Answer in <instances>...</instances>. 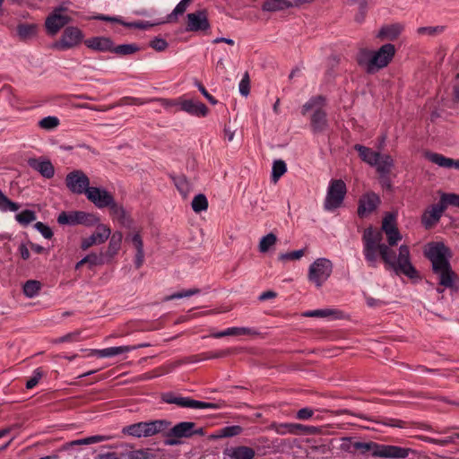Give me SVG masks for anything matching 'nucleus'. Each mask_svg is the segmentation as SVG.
<instances>
[{
	"instance_id": "nucleus-1",
	"label": "nucleus",
	"mask_w": 459,
	"mask_h": 459,
	"mask_svg": "<svg viewBox=\"0 0 459 459\" xmlns=\"http://www.w3.org/2000/svg\"><path fill=\"white\" fill-rule=\"evenodd\" d=\"M383 231L368 228L363 233V254L370 267H377V253L386 265L394 271L396 274H403L414 280L419 278V273L412 265L410 256V249L406 245L399 247V254L394 255L393 250L386 244L382 243Z\"/></svg>"
},
{
	"instance_id": "nucleus-2",
	"label": "nucleus",
	"mask_w": 459,
	"mask_h": 459,
	"mask_svg": "<svg viewBox=\"0 0 459 459\" xmlns=\"http://www.w3.org/2000/svg\"><path fill=\"white\" fill-rule=\"evenodd\" d=\"M395 55V48L391 43L381 46L377 50L361 49L357 57L358 64L368 74H375L386 67Z\"/></svg>"
},
{
	"instance_id": "nucleus-3",
	"label": "nucleus",
	"mask_w": 459,
	"mask_h": 459,
	"mask_svg": "<svg viewBox=\"0 0 459 459\" xmlns=\"http://www.w3.org/2000/svg\"><path fill=\"white\" fill-rule=\"evenodd\" d=\"M361 455L371 454L374 457L384 459H404L415 451L409 447H402L393 445H382L376 442H356V452Z\"/></svg>"
},
{
	"instance_id": "nucleus-4",
	"label": "nucleus",
	"mask_w": 459,
	"mask_h": 459,
	"mask_svg": "<svg viewBox=\"0 0 459 459\" xmlns=\"http://www.w3.org/2000/svg\"><path fill=\"white\" fill-rule=\"evenodd\" d=\"M447 205L459 208V195L443 194L440 202L429 207L422 214L421 222L426 229L431 228L441 218Z\"/></svg>"
},
{
	"instance_id": "nucleus-5",
	"label": "nucleus",
	"mask_w": 459,
	"mask_h": 459,
	"mask_svg": "<svg viewBox=\"0 0 459 459\" xmlns=\"http://www.w3.org/2000/svg\"><path fill=\"white\" fill-rule=\"evenodd\" d=\"M170 427L166 420H156L134 423L123 428L122 432L134 437H147L161 433Z\"/></svg>"
},
{
	"instance_id": "nucleus-6",
	"label": "nucleus",
	"mask_w": 459,
	"mask_h": 459,
	"mask_svg": "<svg viewBox=\"0 0 459 459\" xmlns=\"http://www.w3.org/2000/svg\"><path fill=\"white\" fill-rule=\"evenodd\" d=\"M347 187L343 180L332 179L329 182L324 207L326 211L333 212L339 208L343 203Z\"/></svg>"
},
{
	"instance_id": "nucleus-7",
	"label": "nucleus",
	"mask_w": 459,
	"mask_h": 459,
	"mask_svg": "<svg viewBox=\"0 0 459 459\" xmlns=\"http://www.w3.org/2000/svg\"><path fill=\"white\" fill-rule=\"evenodd\" d=\"M333 264L327 258H317L309 266L308 280L316 287H321L330 277Z\"/></svg>"
},
{
	"instance_id": "nucleus-8",
	"label": "nucleus",
	"mask_w": 459,
	"mask_h": 459,
	"mask_svg": "<svg viewBox=\"0 0 459 459\" xmlns=\"http://www.w3.org/2000/svg\"><path fill=\"white\" fill-rule=\"evenodd\" d=\"M82 31L74 26L66 27L60 39L51 45V48L58 51H66L78 47L83 40Z\"/></svg>"
},
{
	"instance_id": "nucleus-9",
	"label": "nucleus",
	"mask_w": 459,
	"mask_h": 459,
	"mask_svg": "<svg viewBox=\"0 0 459 459\" xmlns=\"http://www.w3.org/2000/svg\"><path fill=\"white\" fill-rule=\"evenodd\" d=\"M425 255L430 260L432 268H441L449 264L450 253L448 248L440 242L430 243L425 249Z\"/></svg>"
},
{
	"instance_id": "nucleus-10",
	"label": "nucleus",
	"mask_w": 459,
	"mask_h": 459,
	"mask_svg": "<svg viewBox=\"0 0 459 459\" xmlns=\"http://www.w3.org/2000/svg\"><path fill=\"white\" fill-rule=\"evenodd\" d=\"M67 10L64 5L56 7L47 17L45 26L48 32L51 35L56 34L61 28L70 22V17L63 13Z\"/></svg>"
},
{
	"instance_id": "nucleus-11",
	"label": "nucleus",
	"mask_w": 459,
	"mask_h": 459,
	"mask_svg": "<svg viewBox=\"0 0 459 459\" xmlns=\"http://www.w3.org/2000/svg\"><path fill=\"white\" fill-rule=\"evenodd\" d=\"M193 422L182 421L173 426L166 433L165 445L177 446L181 444L180 438L192 437Z\"/></svg>"
},
{
	"instance_id": "nucleus-12",
	"label": "nucleus",
	"mask_w": 459,
	"mask_h": 459,
	"mask_svg": "<svg viewBox=\"0 0 459 459\" xmlns=\"http://www.w3.org/2000/svg\"><path fill=\"white\" fill-rule=\"evenodd\" d=\"M65 184L68 189L74 194H86L90 188V179L82 170H74L67 174Z\"/></svg>"
},
{
	"instance_id": "nucleus-13",
	"label": "nucleus",
	"mask_w": 459,
	"mask_h": 459,
	"mask_svg": "<svg viewBox=\"0 0 459 459\" xmlns=\"http://www.w3.org/2000/svg\"><path fill=\"white\" fill-rule=\"evenodd\" d=\"M85 195L100 209L110 207L115 202L113 196L106 189L100 187L90 186Z\"/></svg>"
},
{
	"instance_id": "nucleus-14",
	"label": "nucleus",
	"mask_w": 459,
	"mask_h": 459,
	"mask_svg": "<svg viewBox=\"0 0 459 459\" xmlns=\"http://www.w3.org/2000/svg\"><path fill=\"white\" fill-rule=\"evenodd\" d=\"M379 204L380 198L377 194L373 192L366 193L359 201L358 215L361 218L367 217L372 213Z\"/></svg>"
},
{
	"instance_id": "nucleus-15",
	"label": "nucleus",
	"mask_w": 459,
	"mask_h": 459,
	"mask_svg": "<svg viewBox=\"0 0 459 459\" xmlns=\"http://www.w3.org/2000/svg\"><path fill=\"white\" fill-rule=\"evenodd\" d=\"M179 109L198 117H205L208 114V108L203 102L186 99L185 96H182V101L179 102Z\"/></svg>"
},
{
	"instance_id": "nucleus-16",
	"label": "nucleus",
	"mask_w": 459,
	"mask_h": 459,
	"mask_svg": "<svg viewBox=\"0 0 459 459\" xmlns=\"http://www.w3.org/2000/svg\"><path fill=\"white\" fill-rule=\"evenodd\" d=\"M210 28L206 13L204 11H197L187 14L188 31L206 30Z\"/></svg>"
},
{
	"instance_id": "nucleus-17",
	"label": "nucleus",
	"mask_w": 459,
	"mask_h": 459,
	"mask_svg": "<svg viewBox=\"0 0 459 459\" xmlns=\"http://www.w3.org/2000/svg\"><path fill=\"white\" fill-rule=\"evenodd\" d=\"M28 165L45 178H52L55 175V168L51 161L46 158H30Z\"/></svg>"
},
{
	"instance_id": "nucleus-18",
	"label": "nucleus",
	"mask_w": 459,
	"mask_h": 459,
	"mask_svg": "<svg viewBox=\"0 0 459 459\" xmlns=\"http://www.w3.org/2000/svg\"><path fill=\"white\" fill-rule=\"evenodd\" d=\"M110 216L113 221H117L120 226L132 229L134 225V220L130 213L124 208L123 205L117 204L116 202L109 207Z\"/></svg>"
},
{
	"instance_id": "nucleus-19",
	"label": "nucleus",
	"mask_w": 459,
	"mask_h": 459,
	"mask_svg": "<svg viewBox=\"0 0 459 459\" xmlns=\"http://www.w3.org/2000/svg\"><path fill=\"white\" fill-rule=\"evenodd\" d=\"M145 344H140L138 346L134 345H123L117 347H108L105 349L91 350V353L97 356L98 358H112L124 353L133 351L140 347H144Z\"/></svg>"
},
{
	"instance_id": "nucleus-20",
	"label": "nucleus",
	"mask_w": 459,
	"mask_h": 459,
	"mask_svg": "<svg viewBox=\"0 0 459 459\" xmlns=\"http://www.w3.org/2000/svg\"><path fill=\"white\" fill-rule=\"evenodd\" d=\"M434 273L437 275L438 283L444 288L453 289L455 286L456 274L451 269L450 264L441 266V268H434Z\"/></svg>"
},
{
	"instance_id": "nucleus-21",
	"label": "nucleus",
	"mask_w": 459,
	"mask_h": 459,
	"mask_svg": "<svg viewBox=\"0 0 459 459\" xmlns=\"http://www.w3.org/2000/svg\"><path fill=\"white\" fill-rule=\"evenodd\" d=\"M126 239L130 240L134 248L136 249V254L134 256V265L137 269H139L140 267H142L144 262L143 240L140 230L129 234Z\"/></svg>"
},
{
	"instance_id": "nucleus-22",
	"label": "nucleus",
	"mask_w": 459,
	"mask_h": 459,
	"mask_svg": "<svg viewBox=\"0 0 459 459\" xmlns=\"http://www.w3.org/2000/svg\"><path fill=\"white\" fill-rule=\"evenodd\" d=\"M394 166V160L389 154L379 153L375 167L382 179H387L392 169Z\"/></svg>"
},
{
	"instance_id": "nucleus-23",
	"label": "nucleus",
	"mask_w": 459,
	"mask_h": 459,
	"mask_svg": "<svg viewBox=\"0 0 459 459\" xmlns=\"http://www.w3.org/2000/svg\"><path fill=\"white\" fill-rule=\"evenodd\" d=\"M39 25L35 22H20L16 26V36L21 41L27 42L36 38Z\"/></svg>"
},
{
	"instance_id": "nucleus-24",
	"label": "nucleus",
	"mask_w": 459,
	"mask_h": 459,
	"mask_svg": "<svg viewBox=\"0 0 459 459\" xmlns=\"http://www.w3.org/2000/svg\"><path fill=\"white\" fill-rule=\"evenodd\" d=\"M425 157L428 160L436 164L440 168L445 169H455L459 170V159L454 160L452 158L446 157L437 152H428L425 153Z\"/></svg>"
},
{
	"instance_id": "nucleus-25",
	"label": "nucleus",
	"mask_w": 459,
	"mask_h": 459,
	"mask_svg": "<svg viewBox=\"0 0 459 459\" xmlns=\"http://www.w3.org/2000/svg\"><path fill=\"white\" fill-rule=\"evenodd\" d=\"M326 100L321 95L310 98L302 107L301 113L306 115L308 112L322 113L325 112Z\"/></svg>"
},
{
	"instance_id": "nucleus-26",
	"label": "nucleus",
	"mask_w": 459,
	"mask_h": 459,
	"mask_svg": "<svg viewBox=\"0 0 459 459\" xmlns=\"http://www.w3.org/2000/svg\"><path fill=\"white\" fill-rule=\"evenodd\" d=\"M224 455L230 459H254L255 452L253 448L246 446H239L226 448Z\"/></svg>"
},
{
	"instance_id": "nucleus-27",
	"label": "nucleus",
	"mask_w": 459,
	"mask_h": 459,
	"mask_svg": "<svg viewBox=\"0 0 459 459\" xmlns=\"http://www.w3.org/2000/svg\"><path fill=\"white\" fill-rule=\"evenodd\" d=\"M403 30V25L394 23L383 26L377 32V38L381 40H394Z\"/></svg>"
},
{
	"instance_id": "nucleus-28",
	"label": "nucleus",
	"mask_w": 459,
	"mask_h": 459,
	"mask_svg": "<svg viewBox=\"0 0 459 459\" xmlns=\"http://www.w3.org/2000/svg\"><path fill=\"white\" fill-rule=\"evenodd\" d=\"M174 404H177L183 408L192 409H218L220 406L213 403H205L197 400H193L188 397H178L177 401H174Z\"/></svg>"
},
{
	"instance_id": "nucleus-29",
	"label": "nucleus",
	"mask_w": 459,
	"mask_h": 459,
	"mask_svg": "<svg viewBox=\"0 0 459 459\" xmlns=\"http://www.w3.org/2000/svg\"><path fill=\"white\" fill-rule=\"evenodd\" d=\"M85 45L93 50L96 51H110L113 50V43L108 38L105 37H95L91 39H88L84 41Z\"/></svg>"
},
{
	"instance_id": "nucleus-30",
	"label": "nucleus",
	"mask_w": 459,
	"mask_h": 459,
	"mask_svg": "<svg viewBox=\"0 0 459 459\" xmlns=\"http://www.w3.org/2000/svg\"><path fill=\"white\" fill-rule=\"evenodd\" d=\"M109 243L108 247V250L106 252L105 256L108 260V262L113 259V257L118 253L121 248V244L123 240V234L121 231H115L109 237Z\"/></svg>"
},
{
	"instance_id": "nucleus-31",
	"label": "nucleus",
	"mask_w": 459,
	"mask_h": 459,
	"mask_svg": "<svg viewBox=\"0 0 459 459\" xmlns=\"http://www.w3.org/2000/svg\"><path fill=\"white\" fill-rule=\"evenodd\" d=\"M312 130L315 133H320L326 130L328 126L326 111L322 113H312L310 117Z\"/></svg>"
},
{
	"instance_id": "nucleus-32",
	"label": "nucleus",
	"mask_w": 459,
	"mask_h": 459,
	"mask_svg": "<svg viewBox=\"0 0 459 459\" xmlns=\"http://www.w3.org/2000/svg\"><path fill=\"white\" fill-rule=\"evenodd\" d=\"M257 332L249 327H229L225 329L224 331L218 332L212 334V337L214 338H221L224 336H230V335H247V334H256Z\"/></svg>"
},
{
	"instance_id": "nucleus-33",
	"label": "nucleus",
	"mask_w": 459,
	"mask_h": 459,
	"mask_svg": "<svg viewBox=\"0 0 459 459\" xmlns=\"http://www.w3.org/2000/svg\"><path fill=\"white\" fill-rule=\"evenodd\" d=\"M354 149L359 152L360 159L364 162L370 165L371 167L373 166L374 163H376V160L377 159L378 154L380 153L360 144H356L354 146Z\"/></svg>"
},
{
	"instance_id": "nucleus-34",
	"label": "nucleus",
	"mask_w": 459,
	"mask_h": 459,
	"mask_svg": "<svg viewBox=\"0 0 459 459\" xmlns=\"http://www.w3.org/2000/svg\"><path fill=\"white\" fill-rule=\"evenodd\" d=\"M111 235V230L108 226L98 223L97 230L91 237L96 241L97 245L103 244L106 242Z\"/></svg>"
},
{
	"instance_id": "nucleus-35",
	"label": "nucleus",
	"mask_w": 459,
	"mask_h": 459,
	"mask_svg": "<svg viewBox=\"0 0 459 459\" xmlns=\"http://www.w3.org/2000/svg\"><path fill=\"white\" fill-rule=\"evenodd\" d=\"M277 236L270 232L260 238L258 243V250L260 253H267L270 251L277 243Z\"/></svg>"
},
{
	"instance_id": "nucleus-36",
	"label": "nucleus",
	"mask_w": 459,
	"mask_h": 459,
	"mask_svg": "<svg viewBox=\"0 0 459 459\" xmlns=\"http://www.w3.org/2000/svg\"><path fill=\"white\" fill-rule=\"evenodd\" d=\"M305 316L316 317H332L337 319L342 317V312L333 308H324L307 311L305 313Z\"/></svg>"
},
{
	"instance_id": "nucleus-37",
	"label": "nucleus",
	"mask_w": 459,
	"mask_h": 459,
	"mask_svg": "<svg viewBox=\"0 0 459 459\" xmlns=\"http://www.w3.org/2000/svg\"><path fill=\"white\" fill-rule=\"evenodd\" d=\"M288 8L287 0H264L262 5L264 12H278Z\"/></svg>"
},
{
	"instance_id": "nucleus-38",
	"label": "nucleus",
	"mask_w": 459,
	"mask_h": 459,
	"mask_svg": "<svg viewBox=\"0 0 459 459\" xmlns=\"http://www.w3.org/2000/svg\"><path fill=\"white\" fill-rule=\"evenodd\" d=\"M301 429H303V425L299 423H283L275 428L276 432L280 435L298 434L301 433Z\"/></svg>"
},
{
	"instance_id": "nucleus-39",
	"label": "nucleus",
	"mask_w": 459,
	"mask_h": 459,
	"mask_svg": "<svg viewBox=\"0 0 459 459\" xmlns=\"http://www.w3.org/2000/svg\"><path fill=\"white\" fill-rule=\"evenodd\" d=\"M36 212L29 209L23 210L15 214L16 221L22 226H28L30 223L36 221Z\"/></svg>"
},
{
	"instance_id": "nucleus-40",
	"label": "nucleus",
	"mask_w": 459,
	"mask_h": 459,
	"mask_svg": "<svg viewBox=\"0 0 459 459\" xmlns=\"http://www.w3.org/2000/svg\"><path fill=\"white\" fill-rule=\"evenodd\" d=\"M41 289V283L36 280L27 281L23 285V293L27 298H34L38 296Z\"/></svg>"
},
{
	"instance_id": "nucleus-41",
	"label": "nucleus",
	"mask_w": 459,
	"mask_h": 459,
	"mask_svg": "<svg viewBox=\"0 0 459 459\" xmlns=\"http://www.w3.org/2000/svg\"><path fill=\"white\" fill-rule=\"evenodd\" d=\"M19 208V204L13 202L0 190V211L2 212H17Z\"/></svg>"
},
{
	"instance_id": "nucleus-42",
	"label": "nucleus",
	"mask_w": 459,
	"mask_h": 459,
	"mask_svg": "<svg viewBox=\"0 0 459 459\" xmlns=\"http://www.w3.org/2000/svg\"><path fill=\"white\" fill-rule=\"evenodd\" d=\"M78 224L87 227L95 226L100 222V218L93 214L85 212H78Z\"/></svg>"
},
{
	"instance_id": "nucleus-43",
	"label": "nucleus",
	"mask_w": 459,
	"mask_h": 459,
	"mask_svg": "<svg viewBox=\"0 0 459 459\" xmlns=\"http://www.w3.org/2000/svg\"><path fill=\"white\" fill-rule=\"evenodd\" d=\"M243 431V429L238 425L227 426L221 429L217 435L213 436L214 437H231L238 435H240Z\"/></svg>"
},
{
	"instance_id": "nucleus-44",
	"label": "nucleus",
	"mask_w": 459,
	"mask_h": 459,
	"mask_svg": "<svg viewBox=\"0 0 459 459\" xmlns=\"http://www.w3.org/2000/svg\"><path fill=\"white\" fill-rule=\"evenodd\" d=\"M192 209L195 212L206 211L208 208V201L204 195L199 194L195 195L191 203Z\"/></svg>"
},
{
	"instance_id": "nucleus-45",
	"label": "nucleus",
	"mask_w": 459,
	"mask_h": 459,
	"mask_svg": "<svg viewBox=\"0 0 459 459\" xmlns=\"http://www.w3.org/2000/svg\"><path fill=\"white\" fill-rule=\"evenodd\" d=\"M287 171L286 163L281 160H274L272 168V179L277 182L279 178Z\"/></svg>"
},
{
	"instance_id": "nucleus-46",
	"label": "nucleus",
	"mask_w": 459,
	"mask_h": 459,
	"mask_svg": "<svg viewBox=\"0 0 459 459\" xmlns=\"http://www.w3.org/2000/svg\"><path fill=\"white\" fill-rule=\"evenodd\" d=\"M78 212H61L57 217V221L62 225H76L78 224Z\"/></svg>"
},
{
	"instance_id": "nucleus-47",
	"label": "nucleus",
	"mask_w": 459,
	"mask_h": 459,
	"mask_svg": "<svg viewBox=\"0 0 459 459\" xmlns=\"http://www.w3.org/2000/svg\"><path fill=\"white\" fill-rule=\"evenodd\" d=\"M157 101L167 110L170 112L179 111V102L182 101V96L177 99H157Z\"/></svg>"
},
{
	"instance_id": "nucleus-48",
	"label": "nucleus",
	"mask_w": 459,
	"mask_h": 459,
	"mask_svg": "<svg viewBox=\"0 0 459 459\" xmlns=\"http://www.w3.org/2000/svg\"><path fill=\"white\" fill-rule=\"evenodd\" d=\"M59 119L55 116H48L40 119L38 126L44 130L50 131L56 128L59 126Z\"/></svg>"
},
{
	"instance_id": "nucleus-49",
	"label": "nucleus",
	"mask_w": 459,
	"mask_h": 459,
	"mask_svg": "<svg viewBox=\"0 0 459 459\" xmlns=\"http://www.w3.org/2000/svg\"><path fill=\"white\" fill-rule=\"evenodd\" d=\"M84 260H85L86 264H88L91 268L93 266H96V265L104 264L105 263L108 262V260L107 259L105 255H103V254L98 255L96 253H91V254L87 255L86 256H84Z\"/></svg>"
},
{
	"instance_id": "nucleus-50",
	"label": "nucleus",
	"mask_w": 459,
	"mask_h": 459,
	"mask_svg": "<svg viewBox=\"0 0 459 459\" xmlns=\"http://www.w3.org/2000/svg\"><path fill=\"white\" fill-rule=\"evenodd\" d=\"M126 459H153L154 455L150 449L133 450L124 455Z\"/></svg>"
},
{
	"instance_id": "nucleus-51",
	"label": "nucleus",
	"mask_w": 459,
	"mask_h": 459,
	"mask_svg": "<svg viewBox=\"0 0 459 459\" xmlns=\"http://www.w3.org/2000/svg\"><path fill=\"white\" fill-rule=\"evenodd\" d=\"M175 186L184 198H186L191 191V185L185 177L175 179Z\"/></svg>"
},
{
	"instance_id": "nucleus-52",
	"label": "nucleus",
	"mask_w": 459,
	"mask_h": 459,
	"mask_svg": "<svg viewBox=\"0 0 459 459\" xmlns=\"http://www.w3.org/2000/svg\"><path fill=\"white\" fill-rule=\"evenodd\" d=\"M395 229H397L396 215L394 213L389 212L383 219L381 230L383 232H385Z\"/></svg>"
},
{
	"instance_id": "nucleus-53",
	"label": "nucleus",
	"mask_w": 459,
	"mask_h": 459,
	"mask_svg": "<svg viewBox=\"0 0 459 459\" xmlns=\"http://www.w3.org/2000/svg\"><path fill=\"white\" fill-rule=\"evenodd\" d=\"M192 0H181L174 8L173 12L168 16V22H172L173 18L183 14L187 9Z\"/></svg>"
},
{
	"instance_id": "nucleus-54",
	"label": "nucleus",
	"mask_w": 459,
	"mask_h": 459,
	"mask_svg": "<svg viewBox=\"0 0 459 459\" xmlns=\"http://www.w3.org/2000/svg\"><path fill=\"white\" fill-rule=\"evenodd\" d=\"M198 293H200V290L196 289V288L190 289V290H182V291H178V292L173 293V294L166 297L165 300H172V299H178L187 298V297H191L193 295L198 294Z\"/></svg>"
},
{
	"instance_id": "nucleus-55",
	"label": "nucleus",
	"mask_w": 459,
	"mask_h": 459,
	"mask_svg": "<svg viewBox=\"0 0 459 459\" xmlns=\"http://www.w3.org/2000/svg\"><path fill=\"white\" fill-rule=\"evenodd\" d=\"M138 48L133 44H123L117 47L113 46V53L118 55H130L137 51Z\"/></svg>"
},
{
	"instance_id": "nucleus-56",
	"label": "nucleus",
	"mask_w": 459,
	"mask_h": 459,
	"mask_svg": "<svg viewBox=\"0 0 459 459\" xmlns=\"http://www.w3.org/2000/svg\"><path fill=\"white\" fill-rule=\"evenodd\" d=\"M356 442L351 437L342 438L340 449L343 452L354 455L356 453Z\"/></svg>"
},
{
	"instance_id": "nucleus-57",
	"label": "nucleus",
	"mask_w": 459,
	"mask_h": 459,
	"mask_svg": "<svg viewBox=\"0 0 459 459\" xmlns=\"http://www.w3.org/2000/svg\"><path fill=\"white\" fill-rule=\"evenodd\" d=\"M386 235L387 242L389 247L396 246L400 240H402V235L399 232L398 229L395 230H390L388 231L385 232Z\"/></svg>"
},
{
	"instance_id": "nucleus-58",
	"label": "nucleus",
	"mask_w": 459,
	"mask_h": 459,
	"mask_svg": "<svg viewBox=\"0 0 459 459\" xmlns=\"http://www.w3.org/2000/svg\"><path fill=\"white\" fill-rule=\"evenodd\" d=\"M304 255V250H295L288 253L280 254L278 259L280 261L285 262L289 260H299Z\"/></svg>"
},
{
	"instance_id": "nucleus-59",
	"label": "nucleus",
	"mask_w": 459,
	"mask_h": 459,
	"mask_svg": "<svg viewBox=\"0 0 459 459\" xmlns=\"http://www.w3.org/2000/svg\"><path fill=\"white\" fill-rule=\"evenodd\" d=\"M34 228L40 232V234L47 239H50L53 237V231L48 225L43 222H37L34 225Z\"/></svg>"
},
{
	"instance_id": "nucleus-60",
	"label": "nucleus",
	"mask_w": 459,
	"mask_h": 459,
	"mask_svg": "<svg viewBox=\"0 0 459 459\" xmlns=\"http://www.w3.org/2000/svg\"><path fill=\"white\" fill-rule=\"evenodd\" d=\"M381 423L385 426L404 429L406 428V422L398 419L385 418Z\"/></svg>"
},
{
	"instance_id": "nucleus-61",
	"label": "nucleus",
	"mask_w": 459,
	"mask_h": 459,
	"mask_svg": "<svg viewBox=\"0 0 459 459\" xmlns=\"http://www.w3.org/2000/svg\"><path fill=\"white\" fill-rule=\"evenodd\" d=\"M368 6L366 4H358V13L354 16V21L357 23H362L367 16Z\"/></svg>"
},
{
	"instance_id": "nucleus-62",
	"label": "nucleus",
	"mask_w": 459,
	"mask_h": 459,
	"mask_svg": "<svg viewBox=\"0 0 459 459\" xmlns=\"http://www.w3.org/2000/svg\"><path fill=\"white\" fill-rule=\"evenodd\" d=\"M238 89L241 95L247 97L249 94V75L247 73H246L241 79Z\"/></svg>"
},
{
	"instance_id": "nucleus-63",
	"label": "nucleus",
	"mask_w": 459,
	"mask_h": 459,
	"mask_svg": "<svg viewBox=\"0 0 459 459\" xmlns=\"http://www.w3.org/2000/svg\"><path fill=\"white\" fill-rule=\"evenodd\" d=\"M150 46L156 51H164L168 48V42L161 38H155L150 42Z\"/></svg>"
},
{
	"instance_id": "nucleus-64",
	"label": "nucleus",
	"mask_w": 459,
	"mask_h": 459,
	"mask_svg": "<svg viewBox=\"0 0 459 459\" xmlns=\"http://www.w3.org/2000/svg\"><path fill=\"white\" fill-rule=\"evenodd\" d=\"M41 377H42V373L39 370V368L35 369L33 371L32 377L26 382V388L31 389L34 386H36L37 384L39 383V379L41 378Z\"/></svg>"
}]
</instances>
